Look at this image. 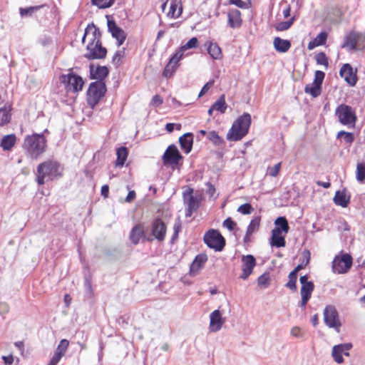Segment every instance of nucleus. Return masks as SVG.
I'll return each mask as SVG.
<instances>
[{"label": "nucleus", "instance_id": "412c9836", "mask_svg": "<svg viewBox=\"0 0 365 365\" xmlns=\"http://www.w3.org/2000/svg\"><path fill=\"white\" fill-rule=\"evenodd\" d=\"M225 319L222 317V314L218 309L213 311L210 315V329L212 331H219L223 324Z\"/></svg>", "mask_w": 365, "mask_h": 365}, {"label": "nucleus", "instance_id": "7ed1b4c3", "mask_svg": "<svg viewBox=\"0 0 365 365\" xmlns=\"http://www.w3.org/2000/svg\"><path fill=\"white\" fill-rule=\"evenodd\" d=\"M251 125V115L245 113L237 118L227 134V139L230 141H237L245 137Z\"/></svg>", "mask_w": 365, "mask_h": 365}, {"label": "nucleus", "instance_id": "a18cd8bd", "mask_svg": "<svg viewBox=\"0 0 365 365\" xmlns=\"http://www.w3.org/2000/svg\"><path fill=\"white\" fill-rule=\"evenodd\" d=\"M294 22V18L290 19L286 21H281L274 26V28L278 31H286L290 28Z\"/></svg>", "mask_w": 365, "mask_h": 365}, {"label": "nucleus", "instance_id": "79ce46f5", "mask_svg": "<svg viewBox=\"0 0 365 365\" xmlns=\"http://www.w3.org/2000/svg\"><path fill=\"white\" fill-rule=\"evenodd\" d=\"M356 180L360 182L365 180V163H359L356 165Z\"/></svg>", "mask_w": 365, "mask_h": 365}, {"label": "nucleus", "instance_id": "6e6552de", "mask_svg": "<svg viewBox=\"0 0 365 365\" xmlns=\"http://www.w3.org/2000/svg\"><path fill=\"white\" fill-rule=\"evenodd\" d=\"M60 79L68 91L78 92L81 91L84 84L83 78L73 73L63 74Z\"/></svg>", "mask_w": 365, "mask_h": 365}, {"label": "nucleus", "instance_id": "4c0bfd02", "mask_svg": "<svg viewBox=\"0 0 365 365\" xmlns=\"http://www.w3.org/2000/svg\"><path fill=\"white\" fill-rule=\"evenodd\" d=\"M45 6V5H39V6H30L26 8H20L19 9V14L21 16H31L35 12L38 11L40 9Z\"/></svg>", "mask_w": 365, "mask_h": 365}, {"label": "nucleus", "instance_id": "58836bf2", "mask_svg": "<svg viewBox=\"0 0 365 365\" xmlns=\"http://www.w3.org/2000/svg\"><path fill=\"white\" fill-rule=\"evenodd\" d=\"M274 224L276 227H279L281 230V233L284 232V233H287L289 230V227L288 225V222L284 217H279L276 219Z\"/></svg>", "mask_w": 365, "mask_h": 365}, {"label": "nucleus", "instance_id": "9d476101", "mask_svg": "<svg viewBox=\"0 0 365 365\" xmlns=\"http://www.w3.org/2000/svg\"><path fill=\"white\" fill-rule=\"evenodd\" d=\"M324 320L325 324L330 328H334L339 331L341 327V322L339 319V314L335 307L328 305L324 310Z\"/></svg>", "mask_w": 365, "mask_h": 365}, {"label": "nucleus", "instance_id": "7c9ffc66", "mask_svg": "<svg viewBox=\"0 0 365 365\" xmlns=\"http://www.w3.org/2000/svg\"><path fill=\"white\" fill-rule=\"evenodd\" d=\"M260 225V217H255L253 218L250 225L247 227V232L245 234V236L244 237V242L247 243L250 241V237L251 235L256 232L259 227Z\"/></svg>", "mask_w": 365, "mask_h": 365}, {"label": "nucleus", "instance_id": "e433bc0d", "mask_svg": "<svg viewBox=\"0 0 365 365\" xmlns=\"http://www.w3.org/2000/svg\"><path fill=\"white\" fill-rule=\"evenodd\" d=\"M116 155L117 160L115 162V165L118 167H123L128 155L127 148L125 147L119 148L117 150Z\"/></svg>", "mask_w": 365, "mask_h": 365}, {"label": "nucleus", "instance_id": "473e14b6", "mask_svg": "<svg viewBox=\"0 0 365 365\" xmlns=\"http://www.w3.org/2000/svg\"><path fill=\"white\" fill-rule=\"evenodd\" d=\"M144 235L143 227L138 224L133 227L130 233V240L134 245H137Z\"/></svg>", "mask_w": 365, "mask_h": 365}, {"label": "nucleus", "instance_id": "c85d7f7f", "mask_svg": "<svg viewBox=\"0 0 365 365\" xmlns=\"http://www.w3.org/2000/svg\"><path fill=\"white\" fill-rule=\"evenodd\" d=\"M281 230L279 227H275L272 231L271 245L277 247H282L285 246L286 242L284 237L281 235Z\"/></svg>", "mask_w": 365, "mask_h": 365}, {"label": "nucleus", "instance_id": "de8ad7c7", "mask_svg": "<svg viewBox=\"0 0 365 365\" xmlns=\"http://www.w3.org/2000/svg\"><path fill=\"white\" fill-rule=\"evenodd\" d=\"M269 274L265 272L258 277L257 284L261 287L267 288L269 285Z\"/></svg>", "mask_w": 365, "mask_h": 365}, {"label": "nucleus", "instance_id": "9b49d317", "mask_svg": "<svg viewBox=\"0 0 365 365\" xmlns=\"http://www.w3.org/2000/svg\"><path fill=\"white\" fill-rule=\"evenodd\" d=\"M324 76L325 73L323 71H317L314 74V81L306 85L304 92L310 94L313 98L319 96L322 92V84Z\"/></svg>", "mask_w": 365, "mask_h": 365}, {"label": "nucleus", "instance_id": "49530a36", "mask_svg": "<svg viewBox=\"0 0 365 365\" xmlns=\"http://www.w3.org/2000/svg\"><path fill=\"white\" fill-rule=\"evenodd\" d=\"M344 138L345 143L351 144L354 140V136L352 133L346 132L344 130H341L337 133L336 138Z\"/></svg>", "mask_w": 365, "mask_h": 365}, {"label": "nucleus", "instance_id": "3c124183", "mask_svg": "<svg viewBox=\"0 0 365 365\" xmlns=\"http://www.w3.org/2000/svg\"><path fill=\"white\" fill-rule=\"evenodd\" d=\"M327 38V34L326 32L319 33L314 39V44L318 46L324 45Z\"/></svg>", "mask_w": 365, "mask_h": 365}, {"label": "nucleus", "instance_id": "1a4fd4ad", "mask_svg": "<svg viewBox=\"0 0 365 365\" xmlns=\"http://www.w3.org/2000/svg\"><path fill=\"white\" fill-rule=\"evenodd\" d=\"M205 243L215 251H221L225 245V240L222 235L215 230H210L204 236Z\"/></svg>", "mask_w": 365, "mask_h": 365}, {"label": "nucleus", "instance_id": "603ef678", "mask_svg": "<svg viewBox=\"0 0 365 365\" xmlns=\"http://www.w3.org/2000/svg\"><path fill=\"white\" fill-rule=\"evenodd\" d=\"M237 211L243 215H249L253 211V208L250 204L245 203L240 205Z\"/></svg>", "mask_w": 365, "mask_h": 365}, {"label": "nucleus", "instance_id": "f257e3e1", "mask_svg": "<svg viewBox=\"0 0 365 365\" xmlns=\"http://www.w3.org/2000/svg\"><path fill=\"white\" fill-rule=\"evenodd\" d=\"M63 168L55 160H47L40 163L36 168V182L43 185L46 181H52L62 176Z\"/></svg>", "mask_w": 365, "mask_h": 365}, {"label": "nucleus", "instance_id": "f704fd0d", "mask_svg": "<svg viewBox=\"0 0 365 365\" xmlns=\"http://www.w3.org/2000/svg\"><path fill=\"white\" fill-rule=\"evenodd\" d=\"M16 137L14 134L4 136L1 141V147L4 150H10L16 144Z\"/></svg>", "mask_w": 365, "mask_h": 365}, {"label": "nucleus", "instance_id": "f8f14e48", "mask_svg": "<svg viewBox=\"0 0 365 365\" xmlns=\"http://www.w3.org/2000/svg\"><path fill=\"white\" fill-rule=\"evenodd\" d=\"M87 52L84 56L88 59H102L107 53L106 48L102 46L101 41L96 43H88L86 46Z\"/></svg>", "mask_w": 365, "mask_h": 365}, {"label": "nucleus", "instance_id": "a211bd4d", "mask_svg": "<svg viewBox=\"0 0 365 365\" xmlns=\"http://www.w3.org/2000/svg\"><path fill=\"white\" fill-rule=\"evenodd\" d=\"M108 29L112 36L117 40L118 46H121L126 38L125 31L118 27L113 20L110 19H108Z\"/></svg>", "mask_w": 365, "mask_h": 365}, {"label": "nucleus", "instance_id": "c03bdc74", "mask_svg": "<svg viewBox=\"0 0 365 365\" xmlns=\"http://www.w3.org/2000/svg\"><path fill=\"white\" fill-rule=\"evenodd\" d=\"M11 114L9 110L6 108H0V125H4L10 121Z\"/></svg>", "mask_w": 365, "mask_h": 365}, {"label": "nucleus", "instance_id": "423d86ee", "mask_svg": "<svg viewBox=\"0 0 365 365\" xmlns=\"http://www.w3.org/2000/svg\"><path fill=\"white\" fill-rule=\"evenodd\" d=\"M353 264L352 257L347 253L336 255L333 261L331 269L335 274H346L350 269Z\"/></svg>", "mask_w": 365, "mask_h": 365}, {"label": "nucleus", "instance_id": "338daca9", "mask_svg": "<svg viewBox=\"0 0 365 365\" xmlns=\"http://www.w3.org/2000/svg\"><path fill=\"white\" fill-rule=\"evenodd\" d=\"M123 51H117L115 55L113 57V62H118L120 59V58L123 56Z\"/></svg>", "mask_w": 365, "mask_h": 365}, {"label": "nucleus", "instance_id": "680f3d73", "mask_svg": "<svg viewBox=\"0 0 365 365\" xmlns=\"http://www.w3.org/2000/svg\"><path fill=\"white\" fill-rule=\"evenodd\" d=\"M206 185L207 187V193L210 195V197H213L215 193V187L209 182L206 183Z\"/></svg>", "mask_w": 365, "mask_h": 365}, {"label": "nucleus", "instance_id": "393cba45", "mask_svg": "<svg viewBox=\"0 0 365 365\" xmlns=\"http://www.w3.org/2000/svg\"><path fill=\"white\" fill-rule=\"evenodd\" d=\"M207 260V257L205 254H200L195 257L192 263L190 265V274L196 275L199 270L204 266Z\"/></svg>", "mask_w": 365, "mask_h": 365}, {"label": "nucleus", "instance_id": "5fc2aeb1", "mask_svg": "<svg viewBox=\"0 0 365 365\" xmlns=\"http://www.w3.org/2000/svg\"><path fill=\"white\" fill-rule=\"evenodd\" d=\"M222 225L224 227H226L230 231H232L237 225L236 222H234L230 217L225 220Z\"/></svg>", "mask_w": 365, "mask_h": 365}, {"label": "nucleus", "instance_id": "ea45409f", "mask_svg": "<svg viewBox=\"0 0 365 365\" xmlns=\"http://www.w3.org/2000/svg\"><path fill=\"white\" fill-rule=\"evenodd\" d=\"M314 289V283H307L306 285L302 286L300 290L301 297H307L310 299Z\"/></svg>", "mask_w": 365, "mask_h": 365}, {"label": "nucleus", "instance_id": "c9c22d12", "mask_svg": "<svg viewBox=\"0 0 365 365\" xmlns=\"http://www.w3.org/2000/svg\"><path fill=\"white\" fill-rule=\"evenodd\" d=\"M207 52L213 59H220L222 58V51L220 46L216 43L207 42Z\"/></svg>", "mask_w": 365, "mask_h": 365}, {"label": "nucleus", "instance_id": "774afa93", "mask_svg": "<svg viewBox=\"0 0 365 365\" xmlns=\"http://www.w3.org/2000/svg\"><path fill=\"white\" fill-rule=\"evenodd\" d=\"M109 192V187L108 185H104L101 187V195L104 197H107Z\"/></svg>", "mask_w": 365, "mask_h": 365}, {"label": "nucleus", "instance_id": "37998d69", "mask_svg": "<svg viewBox=\"0 0 365 365\" xmlns=\"http://www.w3.org/2000/svg\"><path fill=\"white\" fill-rule=\"evenodd\" d=\"M207 138L215 145H221L224 143V140L217 134V132L212 130L207 135Z\"/></svg>", "mask_w": 365, "mask_h": 365}, {"label": "nucleus", "instance_id": "bf43d9fd", "mask_svg": "<svg viewBox=\"0 0 365 365\" xmlns=\"http://www.w3.org/2000/svg\"><path fill=\"white\" fill-rule=\"evenodd\" d=\"M175 126H176L178 130H180V128H181V125L180 124H175V123H169L166 124L165 129H166V130L168 132L171 133V132L173 131V130H174Z\"/></svg>", "mask_w": 365, "mask_h": 365}, {"label": "nucleus", "instance_id": "c756f323", "mask_svg": "<svg viewBox=\"0 0 365 365\" xmlns=\"http://www.w3.org/2000/svg\"><path fill=\"white\" fill-rule=\"evenodd\" d=\"M179 143L181 149L183 150L186 153H189L192 148L193 136L190 133H187L182 135L179 138Z\"/></svg>", "mask_w": 365, "mask_h": 365}, {"label": "nucleus", "instance_id": "4d7b16f0", "mask_svg": "<svg viewBox=\"0 0 365 365\" xmlns=\"http://www.w3.org/2000/svg\"><path fill=\"white\" fill-rule=\"evenodd\" d=\"M357 36L359 49H363L365 47V34L357 32Z\"/></svg>", "mask_w": 365, "mask_h": 365}, {"label": "nucleus", "instance_id": "b1692460", "mask_svg": "<svg viewBox=\"0 0 365 365\" xmlns=\"http://www.w3.org/2000/svg\"><path fill=\"white\" fill-rule=\"evenodd\" d=\"M181 60V58L178 56L176 53L170 58L168 63L166 65L163 75L166 78H169L172 76V75L175 73L176 68L178 66V62Z\"/></svg>", "mask_w": 365, "mask_h": 365}, {"label": "nucleus", "instance_id": "dca6fc26", "mask_svg": "<svg viewBox=\"0 0 365 365\" xmlns=\"http://www.w3.org/2000/svg\"><path fill=\"white\" fill-rule=\"evenodd\" d=\"M256 265V259L253 255H243L242 257V274L240 278L245 280L252 274Z\"/></svg>", "mask_w": 365, "mask_h": 365}, {"label": "nucleus", "instance_id": "052dcab7", "mask_svg": "<svg viewBox=\"0 0 365 365\" xmlns=\"http://www.w3.org/2000/svg\"><path fill=\"white\" fill-rule=\"evenodd\" d=\"M162 103H163V99L160 96L155 95L153 97L152 104L154 106H158L161 105Z\"/></svg>", "mask_w": 365, "mask_h": 365}, {"label": "nucleus", "instance_id": "72a5a7b5", "mask_svg": "<svg viewBox=\"0 0 365 365\" xmlns=\"http://www.w3.org/2000/svg\"><path fill=\"white\" fill-rule=\"evenodd\" d=\"M68 344H59L52 359L50 361V363L57 365L61 357L65 354L68 348Z\"/></svg>", "mask_w": 365, "mask_h": 365}, {"label": "nucleus", "instance_id": "39448f33", "mask_svg": "<svg viewBox=\"0 0 365 365\" xmlns=\"http://www.w3.org/2000/svg\"><path fill=\"white\" fill-rule=\"evenodd\" d=\"M202 200V196L200 193H193V189L190 188L183 192V201L186 206L185 216L191 217L193 212H196L200 207Z\"/></svg>", "mask_w": 365, "mask_h": 365}, {"label": "nucleus", "instance_id": "6e6d98bb", "mask_svg": "<svg viewBox=\"0 0 365 365\" xmlns=\"http://www.w3.org/2000/svg\"><path fill=\"white\" fill-rule=\"evenodd\" d=\"M281 168V163H279L274 165L273 167H270L268 168L269 175L272 177H276L279 172Z\"/></svg>", "mask_w": 365, "mask_h": 365}, {"label": "nucleus", "instance_id": "5701e85b", "mask_svg": "<svg viewBox=\"0 0 365 365\" xmlns=\"http://www.w3.org/2000/svg\"><path fill=\"white\" fill-rule=\"evenodd\" d=\"M228 25L232 29H238L242 25L241 12L236 9H231L227 14Z\"/></svg>", "mask_w": 365, "mask_h": 365}, {"label": "nucleus", "instance_id": "4468645a", "mask_svg": "<svg viewBox=\"0 0 365 365\" xmlns=\"http://www.w3.org/2000/svg\"><path fill=\"white\" fill-rule=\"evenodd\" d=\"M304 257H307V260L304 263V264H298L294 270H292L289 274V281L288 282L285 284V286L293 290V291H295L297 289V272L302 269L304 267H305L307 266V264L309 262V260H310V252L308 251V250H305L304 253Z\"/></svg>", "mask_w": 365, "mask_h": 365}, {"label": "nucleus", "instance_id": "2eb2a0df", "mask_svg": "<svg viewBox=\"0 0 365 365\" xmlns=\"http://www.w3.org/2000/svg\"><path fill=\"white\" fill-rule=\"evenodd\" d=\"M167 227L160 218H155L151 224V234L157 240L161 242L165 240Z\"/></svg>", "mask_w": 365, "mask_h": 365}, {"label": "nucleus", "instance_id": "864d4df0", "mask_svg": "<svg viewBox=\"0 0 365 365\" xmlns=\"http://www.w3.org/2000/svg\"><path fill=\"white\" fill-rule=\"evenodd\" d=\"M197 45H198L197 38L196 37H192L182 46L187 51V49L196 48L197 46Z\"/></svg>", "mask_w": 365, "mask_h": 365}, {"label": "nucleus", "instance_id": "69168bd1", "mask_svg": "<svg viewBox=\"0 0 365 365\" xmlns=\"http://www.w3.org/2000/svg\"><path fill=\"white\" fill-rule=\"evenodd\" d=\"M9 312V306L5 302H1L0 303V314H5Z\"/></svg>", "mask_w": 365, "mask_h": 365}, {"label": "nucleus", "instance_id": "f3484780", "mask_svg": "<svg viewBox=\"0 0 365 365\" xmlns=\"http://www.w3.org/2000/svg\"><path fill=\"white\" fill-rule=\"evenodd\" d=\"M88 41V43H96L101 42V33L99 29L93 24H88L85 29L84 35L82 38V42L85 43Z\"/></svg>", "mask_w": 365, "mask_h": 365}, {"label": "nucleus", "instance_id": "a19ab883", "mask_svg": "<svg viewBox=\"0 0 365 365\" xmlns=\"http://www.w3.org/2000/svg\"><path fill=\"white\" fill-rule=\"evenodd\" d=\"M212 109L224 113L227 109V104L225 103L224 96H222L213 105Z\"/></svg>", "mask_w": 365, "mask_h": 365}, {"label": "nucleus", "instance_id": "e2e57ef3", "mask_svg": "<svg viewBox=\"0 0 365 365\" xmlns=\"http://www.w3.org/2000/svg\"><path fill=\"white\" fill-rule=\"evenodd\" d=\"M2 359L6 365H12L14 361L12 355L4 356H2Z\"/></svg>", "mask_w": 365, "mask_h": 365}, {"label": "nucleus", "instance_id": "6ab92c4d", "mask_svg": "<svg viewBox=\"0 0 365 365\" xmlns=\"http://www.w3.org/2000/svg\"><path fill=\"white\" fill-rule=\"evenodd\" d=\"M352 347L351 344H338L332 349V356L334 361L338 364L344 361L342 355L349 356L348 351Z\"/></svg>", "mask_w": 365, "mask_h": 365}, {"label": "nucleus", "instance_id": "8fccbe9b", "mask_svg": "<svg viewBox=\"0 0 365 365\" xmlns=\"http://www.w3.org/2000/svg\"><path fill=\"white\" fill-rule=\"evenodd\" d=\"M316 61L318 64L324 66L326 68L328 67V59L326 54L324 52H320L316 55Z\"/></svg>", "mask_w": 365, "mask_h": 365}, {"label": "nucleus", "instance_id": "f03ea898", "mask_svg": "<svg viewBox=\"0 0 365 365\" xmlns=\"http://www.w3.org/2000/svg\"><path fill=\"white\" fill-rule=\"evenodd\" d=\"M47 141L43 134L34 133L24 138L23 148L32 159H38L45 151Z\"/></svg>", "mask_w": 365, "mask_h": 365}, {"label": "nucleus", "instance_id": "0eeeda50", "mask_svg": "<svg viewBox=\"0 0 365 365\" xmlns=\"http://www.w3.org/2000/svg\"><path fill=\"white\" fill-rule=\"evenodd\" d=\"M335 115L337 116L339 121L344 125H354L356 116L354 109L346 104L339 105L335 110Z\"/></svg>", "mask_w": 365, "mask_h": 365}, {"label": "nucleus", "instance_id": "aec40b11", "mask_svg": "<svg viewBox=\"0 0 365 365\" xmlns=\"http://www.w3.org/2000/svg\"><path fill=\"white\" fill-rule=\"evenodd\" d=\"M339 75L350 86H354L356 84L357 81L356 75L354 72L353 68L350 64H344L340 68Z\"/></svg>", "mask_w": 365, "mask_h": 365}, {"label": "nucleus", "instance_id": "cd10ccee", "mask_svg": "<svg viewBox=\"0 0 365 365\" xmlns=\"http://www.w3.org/2000/svg\"><path fill=\"white\" fill-rule=\"evenodd\" d=\"M334 202L342 207H346L350 202V195L346 194L345 190L342 191H336L334 197Z\"/></svg>", "mask_w": 365, "mask_h": 365}, {"label": "nucleus", "instance_id": "09e8293b", "mask_svg": "<svg viewBox=\"0 0 365 365\" xmlns=\"http://www.w3.org/2000/svg\"><path fill=\"white\" fill-rule=\"evenodd\" d=\"M92 4L97 6L100 9H105L111 6L112 0H92Z\"/></svg>", "mask_w": 365, "mask_h": 365}, {"label": "nucleus", "instance_id": "20e7f679", "mask_svg": "<svg viewBox=\"0 0 365 365\" xmlns=\"http://www.w3.org/2000/svg\"><path fill=\"white\" fill-rule=\"evenodd\" d=\"M106 91V87L104 81H96L90 84L87 91V103L93 108L98 103L103 97Z\"/></svg>", "mask_w": 365, "mask_h": 365}, {"label": "nucleus", "instance_id": "4be33fe9", "mask_svg": "<svg viewBox=\"0 0 365 365\" xmlns=\"http://www.w3.org/2000/svg\"><path fill=\"white\" fill-rule=\"evenodd\" d=\"M108 73L109 71L106 66H98L95 67L93 64L90 65V75L92 79L103 81Z\"/></svg>", "mask_w": 365, "mask_h": 365}, {"label": "nucleus", "instance_id": "a878e982", "mask_svg": "<svg viewBox=\"0 0 365 365\" xmlns=\"http://www.w3.org/2000/svg\"><path fill=\"white\" fill-rule=\"evenodd\" d=\"M182 13L181 0H170V9L167 14L169 18L178 19Z\"/></svg>", "mask_w": 365, "mask_h": 365}, {"label": "nucleus", "instance_id": "ddd939ff", "mask_svg": "<svg viewBox=\"0 0 365 365\" xmlns=\"http://www.w3.org/2000/svg\"><path fill=\"white\" fill-rule=\"evenodd\" d=\"M178 149L174 145H170L163 155V160L165 165H176L182 159Z\"/></svg>", "mask_w": 365, "mask_h": 365}, {"label": "nucleus", "instance_id": "13d9d810", "mask_svg": "<svg viewBox=\"0 0 365 365\" xmlns=\"http://www.w3.org/2000/svg\"><path fill=\"white\" fill-rule=\"evenodd\" d=\"M213 83H214L213 81H210L207 82V83H205L204 85V86L202 88L198 96L201 97L204 94H205L208 91V90L212 86Z\"/></svg>", "mask_w": 365, "mask_h": 365}, {"label": "nucleus", "instance_id": "2f4dec72", "mask_svg": "<svg viewBox=\"0 0 365 365\" xmlns=\"http://www.w3.org/2000/svg\"><path fill=\"white\" fill-rule=\"evenodd\" d=\"M274 49L279 53H286L291 48V43L289 40L282 39L280 37H275L273 41Z\"/></svg>", "mask_w": 365, "mask_h": 365}, {"label": "nucleus", "instance_id": "0e129e2a", "mask_svg": "<svg viewBox=\"0 0 365 365\" xmlns=\"http://www.w3.org/2000/svg\"><path fill=\"white\" fill-rule=\"evenodd\" d=\"M136 194L134 190L129 191L126 198L125 202H130L135 198Z\"/></svg>", "mask_w": 365, "mask_h": 365}, {"label": "nucleus", "instance_id": "bb28decb", "mask_svg": "<svg viewBox=\"0 0 365 365\" xmlns=\"http://www.w3.org/2000/svg\"><path fill=\"white\" fill-rule=\"evenodd\" d=\"M357 37V32H350L345 36L344 43L341 46L342 48H349L351 50L359 49Z\"/></svg>", "mask_w": 365, "mask_h": 365}]
</instances>
